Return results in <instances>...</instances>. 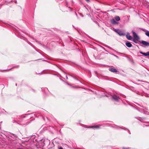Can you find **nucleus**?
Listing matches in <instances>:
<instances>
[{
  "label": "nucleus",
  "instance_id": "f8f14e48",
  "mask_svg": "<svg viewBox=\"0 0 149 149\" xmlns=\"http://www.w3.org/2000/svg\"><path fill=\"white\" fill-rule=\"evenodd\" d=\"M139 39H135V38H133V41L135 42V43H136L137 42V41L138 40H139Z\"/></svg>",
  "mask_w": 149,
  "mask_h": 149
},
{
  "label": "nucleus",
  "instance_id": "7ed1b4c3",
  "mask_svg": "<svg viewBox=\"0 0 149 149\" xmlns=\"http://www.w3.org/2000/svg\"><path fill=\"white\" fill-rule=\"evenodd\" d=\"M134 38L136 39H139V38L135 32L133 31H132Z\"/></svg>",
  "mask_w": 149,
  "mask_h": 149
},
{
  "label": "nucleus",
  "instance_id": "2eb2a0df",
  "mask_svg": "<svg viewBox=\"0 0 149 149\" xmlns=\"http://www.w3.org/2000/svg\"><path fill=\"white\" fill-rule=\"evenodd\" d=\"M59 149H63L62 147H60L59 148Z\"/></svg>",
  "mask_w": 149,
  "mask_h": 149
},
{
  "label": "nucleus",
  "instance_id": "423d86ee",
  "mask_svg": "<svg viewBox=\"0 0 149 149\" xmlns=\"http://www.w3.org/2000/svg\"><path fill=\"white\" fill-rule=\"evenodd\" d=\"M140 53L143 54V55L145 56H149V52H147V53H144L142 52H140Z\"/></svg>",
  "mask_w": 149,
  "mask_h": 149
},
{
  "label": "nucleus",
  "instance_id": "9d476101",
  "mask_svg": "<svg viewBox=\"0 0 149 149\" xmlns=\"http://www.w3.org/2000/svg\"><path fill=\"white\" fill-rule=\"evenodd\" d=\"M111 22L113 24H116V22L113 19H112L111 20Z\"/></svg>",
  "mask_w": 149,
  "mask_h": 149
},
{
  "label": "nucleus",
  "instance_id": "9b49d317",
  "mask_svg": "<svg viewBox=\"0 0 149 149\" xmlns=\"http://www.w3.org/2000/svg\"><path fill=\"white\" fill-rule=\"evenodd\" d=\"M115 19L117 21H119L120 20V18L118 16H116L115 17Z\"/></svg>",
  "mask_w": 149,
  "mask_h": 149
},
{
  "label": "nucleus",
  "instance_id": "f3484780",
  "mask_svg": "<svg viewBox=\"0 0 149 149\" xmlns=\"http://www.w3.org/2000/svg\"><path fill=\"white\" fill-rule=\"evenodd\" d=\"M142 30H143V31H145V32H146V31L145 29H142Z\"/></svg>",
  "mask_w": 149,
  "mask_h": 149
},
{
  "label": "nucleus",
  "instance_id": "f03ea898",
  "mask_svg": "<svg viewBox=\"0 0 149 149\" xmlns=\"http://www.w3.org/2000/svg\"><path fill=\"white\" fill-rule=\"evenodd\" d=\"M101 125H94L90 126L88 128H95L96 129H99L100 128Z\"/></svg>",
  "mask_w": 149,
  "mask_h": 149
},
{
  "label": "nucleus",
  "instance_id": "39448f33",
  "mask_svg": "<svg viewBox=\"0 0 149 149\" xmlns=\"http://www.w3.org/2000/svg\"><path fill=\"white\" fill-rule=\"evenodd\" d=\"M141 43L144 46H149V42L143 40L141 42Z\"/></svg>",
  "mask_w": 149,
  "mask_h": 149
},
{
  "label": "nucleus",
  "instance_id": "ddd939ff",
  "mask_svg": "<svg viewBox=\"0 0 149 149\" xmlns=\"http://www.w3.org/2000/svg\"><path fill=\"white\" fill-rule=\"evenodd\" d=\"M145 34L148 36L149 37V32L146 31L145 33Z\"/></svg>",
  "mask_w": 149,
  "mask_h": 149
},
{
  "label": "nucleus",
  "instance_id": "dca6fc26",
  "mask_svg": "<svg viewBox=\"0 0 149 149\" xmlns=\"http://www.w3.org/2000/svg\"><path fill=\"white\" fill-rule=\"evenodd\" d=\"M123 149H129V148H123Z\"/></svg>",
  "mask_w": 149,
  "mask_h": 149
},
{
  "label": "nucleus",
  "instance_id": "1a4fd4ad",
  "mask_svg": "<svg viewBox=\"0 0 149 149\" xmlns=\"http://www.w3.org/2000/svg\"><path fill=\"white\" fill-rule=\"evenodd\" d=\"M127 38L129 40H131L132 39V37L130 36L129 33H127L126 35Z\"/></svg>",
  "mask_w": 149,
  "mask_h": 149
},
{
  "label": "nucleus",
  "instance_id": "20e7f679",
  "mask_svg": "<svg viewBox=\"0 0 149 149\" xmlns=\"http://www.w3.org/2000/svg\"><path fill=\"white\" fill-rule=\"evenodd\" d=\"M113 99L115 101H117L119 99V97L115 95L112 96Z\"/></svg>",
  "mask_w": 149,
  "mask_h": 149
},
{
  "label": "nucleus",
  "instance_id": "4468645a",
  "mask_svg": "<svg viewBox=\"0 0 149 149\" xmlns=\"http://www.w3.org/2000/svg\"><path fill=\"white\" fill-rule=\"evenodd\" d=\"M85 1L88 3H89L90 2L89 0H85Z\"/></svg>",
  "mask_w": 149,
  "mask_h": 149
},
{
  "label": "nucleus",
  "instance_id": "0eeeda50",
  "mask_svg": "<svg viewBox=\"0 0 149 149\" xmlns=\"http://www.w3.org/2000/svg\"><path fill=\"white\" fill-rule=\"evenodd\" d=\"M109 70L110 71L113 72H117V70L115 68H109Z\"/></svg>",
  "mask_w": 149,
  "mask_h": 149
},
{
  "label": "nucleus",
  "instance_id": "6e6552de",
  "mask_svg": "<svg viewBox=\"0 0 149 149\" xmlns=\"http://www.w3.org/2000/svg\"><path fill=\"white\" fill-rule=\"evenodd\" d=\"M126 45L128 47H130L132 46V44L130 42H126L125 43Z\"/></svg>",
  "mask_w": 149,
  "mask_h": 149
},
{
  "label": "nucleus",
  "instance_id": "f257e3e1",
  "mask_svg": "<svg viewBox=\"0 0 149 149\" xmlns=\"http://www.w3.org/2000/svg\"><path fill=\"white\" fill-rule=\"evenodd\" d=\"M114 31L116 32H117L120 36H123L125 35V34L124 33L118 29H116L114 30Z\"/></svg>",
  "mask_w": 149,
  "mask_h": 149
}]
</instances>
